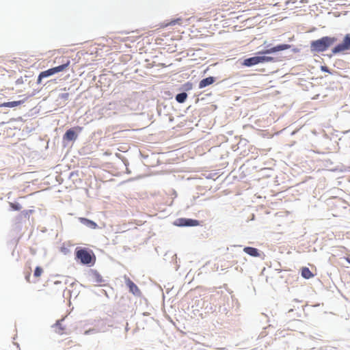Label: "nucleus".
<instances>
[{
	"instance_id": "nucleus-1",
	"label": "nucleus",
	"mask_w": 350,
	"mask_h": 350,
	"mask_svg": "<svg viewBox=\"0 0 350 350\" xmlns=\"http://www.w3.org/2000/svg\"><path fill=\"white\" fill-rule=\"evenodd\" d=\"M267 47L268 49L258 52L257 55L245 59L242 65L246 67H251L265 62H278L279 61L278 57L267 56V55L273 54L277 52L290 49L291 45L288 44H280L270 48H269V45H268Z\"/></svg>"
},
{
	"instance_id": "nucleus-2",
	"label": "nucleus",
	"mask_w": 350,
	"mask_h": 350,
	"mask_svg": "<svg viewBox=\"0 0 350 350\" xmlns=\"http://www.w3.org/2000/svg\"><path fill=\"white\" fill-rule=\"evenodd\" d=\"M336 37L323 36L319 39L312 40L310 44V50L312 53L326 51L331 46L337 42Z\"/></svg>"
},
{
	"instance_id": "nucleus-3",
	"label": "nucleus",
	"mask_w": 350,
	"mask_h": 350,
	"mask_svg": "<svg viewBox=\"0 0 350 350\" xmlns=\"http://www.w3.org/2000/svg\"><path fill=\"white\" fill-rule=\"evenodd\" d=\"M75 258L79 260L81 264L86 265H93L96 260L93 252L85 247H77Z\"/></svg>"
},
{
	"instance_id": "nucleus-4",
	"label": "nucleus",
	"mask_w": 350,
	"mask_h": 350,
	"mask_svg": "<svg viewBox=\"0 0 350 350\" xmlns=\"http://www.w3.org/2000/svg\"><path fill=\"white\" fill-rule=\"evenodd\" d=\"M348 50H350V33H347L345 36L342 42L336 44L334 47L332 48V54L327 55L329 57H332V55H336Z\"/></svg>"
},
{
	"instance_id": "nucleus-5",
	"label": "nucleus",
	"mask_w": 350,
	"mask_h": 350,
	"mask_svg": "<svg viewBox=\"0 0 350 350\" xmlns=\"http://www.w3.org/2000/svg\"><path fill=\"white\" fill-rule=\"evenodd\" d=\"M200 224V221L197 219L191 218H178L174 221V225L179 227H191L197 226Z\"/></svg>"
},
{
	"instance_id": "nucleus-6",
	"label": "nucleus",
	"mask_w": 350,
	"mask_h": 350,
	"mask_svg": "<svg viewBox=\"0 0 350 350\" xmlns=\"http://www.w3.org/2000/svg\"><path fill=\"white\" fill-rule=\"evenodd\" d=\"M87 275L88 278H89V280L92 282L101 284L105 282V280L103 278L102 275L96 269H89L87 273Z\"/></svg>"
},
{
	"instance_id": "nucleus-7",
	"label": "nucleus",
	"mask_w": 350,
	"mask_h": 350,
	"mask_svg": "<svg viewBox=\"0 0 350 350\" xmlns=\"http://www.w3.org/2000/svg\"><path fill=\"white\" fill-rule=\"evenodd\" d=\"M75 129L81 131L82 128L80 126H77L75 128H71V129H68L63 136L64 141H67V142L75 141L78 136L77 133L75 131Z\"/></svg>"
},
{
	"instance_id": "nucleus-8",
	"label": "nucleus",
	"mask_w": 350,
	"mask_h": 350,
	"mask_svg": "<svg viewBox=\"0 0 350 350\" xmlns=\"http://www.w3.org/2000/svg\"><path fill=\"white\" fill-rule=\"evenodd\" d=\"M36 90L29 96H27L26 98H24L23 100H17V101H10V102H5L0 104V107H10L13 108L15 107H17L18 105H21L25 103L26 99L29 97H31L32 96H34L36 94Z\"/></svg>"
},
{
	"instance_id": "nucleus-9",
	"label": "nucleus",
	"mask_w": 350,
	"mask_h": 350,
	"mask_svg": "<svg viewBox=\"0 0 350 350\" xmlns=\"http://www.w3.org/2000/svg\"><path fill=\"white\" fill-rule=\"evenodd\" d=\"M125 283L129 287V291L134 295L139 296L141 295L139 288L133 281L130 280V278L125 277Z\"/></svg>"
},
{
	"instance_id": "nucleus-10",
	"label": "nucleus",
	"mask_w": 350,
	"mask_h": 350,
	"mask_svg": "<svg viewBox=\"0 0 350 350\" xmlns=\"http://www.w3.org/2000/svg\"><path fill=\"white\" fill-rule=\"evenodd\" d=\"M215 81H216V77H215L211 76L208 77H206L204 79H202L200 81L198 88L200 89L204 88L213 84L214 82H215Z\"/></svg>"
},
{
	"instance_id": "nucleus-11",
	"label": "nucleus",
	"mask_w": 350,
	"mask_h": 350,
	"mask_svg": "<svg viewBox=\"0 0 350 350\" xmlns=\"http://www.w3.org/2000/svg\"><path fill=\"white\" fill-rule=\"evenodd\" d=\"M79 221L88 228L96 229L98 228V225L96 222L88 218L79 217Z\"/></svg>"
},
{
	"instance_id": "nucleus-12",
	"label": "nucleus",
	"mask_w": 350,
	"mask_h": 350,
	"mask_svg": "<svg viewBox=\"0 0 350 350\" xmlns=\"http://www.w3.org/2000/svg\"><path fill=\"white\" fill-rule=\"evenodd\" d=\"M243 251L248 255L253 257H259L260 256V251L255 247H245Z\"/></svg>"
},
{
	"instance_id": "nucleus-13",
	"label": "nucleus",
	"mask_w": 350,
	"mask_h": 350,
	"mask_svg": "<svg viewBox=\"0 0 350 350\" xmlns=\"http://www.w3.org/2000/svg\"><path fill=\"white\" fill-rule=\"evenodd\" d=\"M106 331H107L106 326L103 325L98 328L93 327V328L89 329L85 332V334L90 335V334H96L98 332H105Z\"/></svg>"
},
{
	"instance_id": "nucleus-14",
	"label": "nucleus",
	"mask_w": 350,
	"mask_h": 350,
	"mask_svg": "<svg viewBox=\"0 0 350 350\" xmlns=\"http://www.w3.org/2000/svg\"><path fill=\"white\" fill-rule=\"evenodd\" d=\"M70 60L66 59V61L65 62H63L61 65L53 67L55 74L64 71L66 68H68V66L70 65Z\"/></svg>"
},
{
	"instance_id": "nucleus-15",
	"label": "nucleus",
	"mask_w": 350,
	"mask_h": 350,
	"mask_svg": "<svg viewBox=\"0 0 350 350\" xmlns=\"http://www.w3.org/2000/svg\"><path fill=\"white\" fill-rule=\"evenodd\" d=\"M187 94L185 92L178 93L176 95L175 99L178 103H184L187 98Z\"/></svg>"
},
{
	"instance_id": "nucleus-16",
	"label": "nucleus",
	"mask_w": 350,
	"mask_h": 350,
	"mask_svg": "<svg viewBox=\"0 0 350 350\" xmlns=\"http://www.w3.org/2000/svg\"><path fill=\"white\" fill-rule=\"evenodd\" d=\"M301 276L305 279H310L313 277V274L308 267H303L301 269Z\"/></svg>"
},
{
	"instance_id": "nucleus-17",
	"label": "nucleus",
	"mask_w": 350,
	"mask_h": 350,
	"mask_svg": "<svg viewBox=\"0 0 350 350\" xmlns=\"http://www.w3.org/2000/svg\"><path fill=\"white\" fill-rule=\"evenodd\" d=\"M40 73H41V77L46 78V77H49L55 75V72L54 68L53 67V68H49L48 70L42 71Z\"/></svg>"
},
{
	"instance_id": "nucleus-18",
	"label": "nucleus",
	"mask_w": 350,
	"mask_h": 350,
	"mask_svg": "<svg viewBox=\"0 0 350 350\" xmlns=\"http://www.w3.org/2000/svg\"><path fill=\"white\" fill-rule=\"evenodd\" d=\"M10 206L14 211H20L22 208L21 205L18 202H10Z\"/></svg>"
},
{
	"instance_id": "nucleus-19",
	"label": "nucleus",
	"mask_w": 350,
	"mask_h": 350,
	"mask_svg": "<svg viewBox=\"0 0 350 350\" xmlns=\"http://www.w3.org/2000/svg\"><path fill=\"white\" fill-rule=\"evenodd\" d=\"M43 272V269L41 267L37 266L34 270L33 275L36 278L40 277Z\"/></svg>"
},
{
	"instance_id": "nucleus-20",
	"label": "nucleus",
	"mask_w": 350,
	"mask_h": 350,
	"mask_svg": "<svg viewBox=\"0 0 350 350\" xmlns=\"http://www.w3.org/2000/svg\"><path fill=\"white\" fill-rule=\"evenodd\" d=\"M64 320V318H63V319H60V320H58V321H56V323H55V325L56 327H58V328H59V331L58 332V333H59V334H62V332L64 330V327H63V326L62 325V323H61V322H62V321H63Z\"/></svg>"
},
{
	"instance_id": "nucleus-21",
	"label": "nucleus",
	"mask_w": 350,
	"mask_h": 350,
	"mask_svg": "<svg viewBox=\"0 0 350 350\" xmlns=\"http://www.w3.org/2000/svg\"><path fill=\"white\" fill-rule=\"evenodd\" d=\"M181 21H182V18H178L176 19L172 20L167 25L173 26V25H175L176 24L180 25L181 24Z\"/></svg>"
},
{
	"instance_id": "nucleus-22",
	"label": "nucleus",
	"mask_w": 350,
	"mask_h": 350,
	"mask_svg": "<svg viewBox=\"0 0 350 350\" xmlns=\"http://www.w3.org/2000/svg\"><path fill=\"white\" fill-rule=\"evenodd\" d=\"M68 97H69V94L68 93H62L59 95V98L62 99V100H66L68 99Z\"/></svg>"
},
{
	"instance_id": "nucleus-23",
	"label": "nucleus",
	"mask_w": 350,
	"mask_h": 350,
	"mask_svg": "<svg viewBox=\"0 0 350 350\" xmlns=\"http://www.w3.org/2000/svg\"><path fill=\"white\" fill-rule=\"evenodd\" d=\"M321 70L324 72H327L329 74H332L329 68L326 66H321Z\"/></svg>"
},
{
	"instance_id": "nucleus-24",
	"label": "nucleus",
	"mask_w": 350,
	"mask_h": 350,
	"mask_svg": "<svg viewBox=\"0 0 350 350\" xmlns=\"http://www.w3.org/2000/svg\"><path fill=\"white\" fill-rule=\"evenodd\" d=\"M23 79L22 77H20L18 78L16 81V85H20V84H23Z\"/></svg>"
},
{
	"instance_id": "nucleus-25",
	"label": "nucleus",
	"mask_w": 350,
	"mask_h": 350,
	"mask_svg": "<svg viewBox=\"0 0 350 350\" xmlns=\"http://www.w3.org/2000/svg\"><path fill=\"white\" fill-rule=\"evenodd\" d=\"M42 79H44V77H41V73H40L38 75V79H37V83L38 84L41 83Z\"/></svg>"
},
{
	"instance_id": "nucleus-26",
	"label": "nucleus",
	"mask_w": 350,
	"mask_h": 350,
	"mask_svg": "<svg viewBox=\"0 0 350 350\" xmlns=\"http://www.w3.org/2000/svg\"><path fill=\"white\" fill-rule=\"evenodd\" d=\"M30 276H31V273L29 271L27 273L26 275H25V280L27 281V282H29V278H30Z\"/></svg>"
},
{
	"instance_id": "nucleus-27",
	"label": "nucleus",
	"mask_w": 350,
	"mask_h": 350,
	"mask_svg": "<svg viewBox=\"0 0 350 350\" xmlns=\"http://www.w3.org/2000/svg\"><path fill=\"white\" fill-rule=\"evenodd\" d=\"M32 210H26L24 211L23 213L25 215H28L29 213H32Z\"/></svg>"
},
{
	"instance_id": "nucleus-28",
	"label": "nucleus",
	"mask_w": 350,
	"mask_h": 350,
	"mask_svg": "<svg viewBox=\"0 0 350 350\" xmlns=\"http://www.w3.org/2000/svg\"><path fill=\"white\" fill-rule=\"evenodd\" d=\"M75 174H77V172H72L70 173V177L75 176Z\"/></svg>"
},
{
	"instance_id": "nucleus-29",
	"label": "nucleus",
	"mask_w": 350,
	"mask_h": 350,
	"mask_svg": "<svg viewBox=\"0 0 350 350\" xmlns=\"http://www.w3.org/2000/svg\"><path fill=\"white\" fill-rule=\"evenodd\" d=\"M346 260L350 264V257L347 256L345 258Z\"/></svg>"
},
{
	"instance_id": "nucleus-30",
	"label": "nucleus",
	"mask_w": 350,
	"mask_h": 350,
	"mask_svg": "<svg viewBox=\"0 0 350 350\" xmlns=\"http://www.w3.org/2000/svg\"><path fill=\"white\" fill-rule=\"evenodd\" d=\"M124 163L125 165H127L129 164L128 161L125 159V161H124Z\"/></svg>"
},
{
	"instance_id": "nucleus-31",
	"label": "nucleus",
	"mask_w": 350,
	"mask_h": 350,
	"mask_svg": "<svg viewBox=\"0 0 350 350\" xmlns=\"http://www.w3.org/2000/svg\"><path fill=\"white\" fill-rule=\"evenodd\" d=\"M293 309H289L288 312V313H291V312H293Z\"/></svg>"
},
{
	"instance_id": "nucleus-32",
	"label": "nucleus",
	"mask_w": 350,
	"mask_h": 350,
	"mask_svg": "<svg viewBox=\"0 0 350 350\" xmlns=\"http://www.w3.org/2000/svg\"><path fill=\"white\" fill-rule=\"evenodd\" d=\"M262 316H264L265 318H267V315L265 314L264 313H262Z\"/></svg>"
},
{
	"instance_id": "nucleus-33",
	"label": "nucleus",
	"mask_w": 350,
	"mask_h": 350,
	"mask_svg": "<svg viewBox=\"0 0 350 350\" xmlns=\"http://www.w3.org/2000/svg\"><path fill=\"white\" fill-rule=\"evenodd\" d=\"M293 301H296V302H298V301H298L297 299H294V300H293Z\"/></svg>"
},
{
	"instance_id": "nucleus-34",
	"label": "nucleus",
	"mask_w": 350,
	"mask_h": 350,
	"mask_svg": "<svg viewBox=\"0 0 350 350\" xmlns=\"http://www.w3.org/2000/svg\"><path fill=\"white\" fill-rule=\"evenodd\" d=\"M293 51L294 52H296V51H297V50H296L295 49H294Z\"/></svg>"
}]
</instances>
